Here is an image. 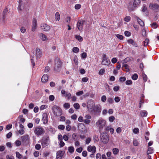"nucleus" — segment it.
<instances>
[{"instance_id": "nucleus-1", "label": "nucleus", "mask_w": 159, "mask_h": 159, "mask_svg": "<svg viewBox=\"0 0 159 159\" xmlns=\"http://www.w3.org/2000/svg\"><path fill=\"white\" fill-rule=\"evenodd\" d=\"M87 107L90 111L94 116H99L101 112V108L98 105L95 106L94 103L92 101L89 102L87 104Z\"/></svg>"}, {"instance_id": "nucleus-2", "label": "nucleus", "mask_w": 159, "mask_h": 159, "mask_svg": "<svg viewBox=\"0 0 159 159\" xmlns=\"http://www.w3.org/2000/svg\"><path fill=\"white\" fill-rule=\"evenodd\" d=\"M62 64V62L60 58L58 57H56L54 60V71L57 72L59 71L61 68Z\"/></svg>"}, {"instance_id": "nucleus-3", "label": "nucleus", "mask_w": 159, "mask_h": 159, "mask_svg": "<svg viewBox=\"0 0 159 159\" xmlns=\"http://www.w3.org/2000/svg\"><path fill=\"white\" fill-rule=\"evenodd\" d=\"M100 134L101 141L104 144L107 143L109 139L107 132L105 131Z\"/></svg>"}, {"instance_id": "nucleus-4", "label": "nucleus", "mask_w": 159, "mask_h": 159, "mask_svg": "<svg viewBox=\"0 0 159 159\" xmlns=\"http://www.w3.org/2000/svg\"><path fill=\"white\" fill-rule=\"evenodd\" d=\"M52 110L54 114L56 116H59L62 114V111L61 108L56 105L52 107Z\"/></svg>"}, {"instance_id": "nucleus-5", "label": "nucleus", "mask_w": 159, "mask_h": 159, "mask_svg": "<svg viewBox=\"0 0 159 159\" xmlns=\"http://www.w3.org/2000/svg\"><path fill=\"white\" fill-rule=\"evenodd\" d=\"M106 121L105 120L100 119L98 120L96 123V125L99 127V131L100 133L102 132V130L105 126Z\"/></svg>"}, {"instance_id": "nucleus-6", "label": "nucleus", "mask_w": 159, "mask_h": 159, "mask_svg": "<svg viewBox=\"0 0 159 159\" xmlns=\"http://www.w3.org/2000/svg\"><path fill=\"white\" fill-rule=\"evenodd\" d=\"M78 127L79 130L80 131L82 134H84L86 133L87 132L86 127L83 124H79Z\"/></svg>"}, {"instance_id": "nucleus-7", "label": "nucleus", "mask_w": 159, "mask_h": 159, "mask_svg": "<svg viewBox=\"0 0 159 159\" xmlns=\"http://www.w3.org/2000/svg\"><path fill=\"white\" fill-rule=\"evenodd\" d=\"M21 139L24 145L27 146L29 144L30 140L28 135L26 134L21 136Z\"/></svg>"}, {"instance_id": "nucleus-8", "label": "nucleus", "mask_w": 159, "mask_h": 159, "mask_svg": "<svg viewBox=\"0 0 159 159\" xmlns=\"http://www.w3.org/2000/svg\"><path fill=\"white\" fill-rule=\"evenodd\" d=\"M34 132L36 134L39 136L45 133V131L43 128L38 127L35 129Z\"/></svg>"}, {"instance_id": "nucleus-9", "label": "nucleus", "mask_w": 159, "mask_h": 159, "mask_svg": "<svg viewBox=\"0 0 159 159\" xmlns=\"http://www.w3.org/2000/svg\"><path fill=\"white\" fill-rule=\"evenodd\" d=\"M149 7L151 9L154 10L156 12L159 11V5L157 4L151 3L149 4Z\"/></svg>"}, {"instance_id": "nucleus-10", "label": "nucleus", "mask_w": 159, "mask_h": 159, "mask_svg": "<svg viewBox=\"0 0 159 159\" xmlns=\"http://www.w3.org/2000/svg\"><path fill=\"white\" fill-rule=\"evenodd\" d=\"M48 140V137H43L42 138L41 141V143L43 147H45L48 145L49 144Z\"/></svg>"}, {"instance_id": "nucleus-11", "label": "nucleus", "mask_w": 159, "mask_h": 159, "mask_svg": "<svg viewBox=\"0 0 159 159\" xmlns=\"http://www.w3.org/2000/svg\"><path fill=\"white\" fill-rule=\"evenodd\" d=\"M84 20H79L77 24V27L78 30L81 31L83 29V26L85 22Z\"/></svg>"}, {"instance_id": "nucleus-12", "label": "nucleus", "mask_w": 159, "mask_h": 159, "mask_svg": "<svg viewBox=\"0 0 159 159\" xmlns=\"http://www.w3.org/2000/svg\"><path fill=\"white\" fill-rule=\"evenodd\" d=\"M65 153V152L64 150H59L57 151L56 153L57 159H61Z\"/></svg>"}, {"instance_id": "nucleus-13", "label": "nucleus", "mask_w": 159, "mask_h": 159, "mask_svg": "<svg viewBox=\"0 0 159 159\" xmlns=\"http://www.w3.org/2000/svg\"><path fill=\"white\" fill-rule=\"evenodd\" d=\"M19 5L17 8L19 11H22L25 8V3L21 0H19Z\"/></svg>"}, {"instance_id": "nucleus-14", "label": "nucleus", "mask_w": 159, "mask_h": 159, "mask_svg": "<svg viewBox=\"0 0 159 159\" xmlns=\"http://www.w3.org/2000/svg\"><path fill=\"white\" fill-rule=\"evenodd\" d=\"M41 28L42 30L45 31H48L50 29V26L46 24H41Z\"/></svg>"}, {"instance_id": "nucleus-15", "label": "nucleus", "mask_w": 159, "mask_h": 159, "mask_svg": "<svg viewBox=\"0 0 159 159\" xmlns=\"http://www.w3.org/2000/svg\"><path fill=\"white\" fill-rule=\"evenodd\" d=\"M37 20L35 18L33 19V26L32 28V31H34L37 28Z\"/></svg>"}, {"instance_id": "nucleus-16", "label": "nucleus", "mask_w": 159, "mask_h": 159, "mask_svg": "<svg viewBox=\"0 0 159 159\" xmlns=\"http://www.w3.org/2000/svg\"><path fill=\"white\" fill-rule=\"evenodd\" d=\"M43 117L42 120H43V123L44 124H46L48 121V114L46 113H44L43 114Z\"/></svg>"}, {"instance_id": "nucleus-17", "label": "nucleus", "mask_w": 159, "mask_h": 159, "mask_svg": "<svg viewBox=\"0 0 159 159\" xmlns=\"http://www.w3.org/2000/svg\"><path fill=\"white\" fill-rule=\"evenodd\" d=\"M87 150L89 152H92L94 153L96 151V148L95 146H89L87 147Z\"/></svg>"}, {"instance_id": "nucleus-18", "label": "nucleus", "mask_w": 159, "mask_h": 159, "mask_svg": "<svg viewBox=\"0 0 159 159\" xmlns=\"http://www.w3.org/2000/svg\"><path fill=\"white\" fill-rule=\"evenodd\" d=\"M48 79V76L47 74H44L42 76L41 78V81L43 83H46L47 82Z\"/></svg>"}, {"instance_id": "nucleus-19", "label": "nucleus", "mask_w": 159, "mask_h": 159, "mask_svg": "<svg viewBox=\"0 0 159 159\" xmlns=\"http://www.w3.org/2000/svg\"><path fill=\"white\" fill-rule=\"evenodd\" d=\"M42 55V52L40 49L38 48L36 49V57L37 58H40Z\"/></svg>"}, {"instance_id": "nucleus-20", "label": "nucleus", "mask_w": 159, "mask_h": 159, "mask_svg": "<svg viewBox=\"0 0 159 159\" xmlns=\"http://www.w3.org/2000/svg\"><path fill=\"white\" fill-rule=\"evenodd\" d=\"M110 63V60L108 58L103 59L102 64L103 65H108Z\"/></svg>"}, {"instance_id": "nucleus-21", "label": "nucleus", "mask_w": 159, "mask_h": 159, "mask_svg": "<svg viewBox=\"0 0 159 159\" xmlns=\"http://www.w3.org/2000/svg\"><path fill=\"white\" fill-rule=\"evenodd\" d=\"M136 18L138 21V23L141 26H144V22L139 17L136 16Z\"/></svg>"}, {"instance_id": "nucleus-22", "label": "nucleus", "mask_w": 159, "mask_h": 159, "mask_svg": "<svg viewBox=\"0 0 159 159\" xmlns=\"http://www.w3.org/2000/svg\"><path fill=\"white\" fill-rule=\"evenodd\" d=\"M140 3V0H134L133 6L134 7H137L139 6Z\"/></svg>"}, {"instance_id": "nucleus-23", "label": "nucleus", "mask_w": 159, "mask_h": 159, "mask_svg": "<svg viewBox=\"0 0 159 159\" xmlns=\"http://www.w3.org/2000/svg\"><path fill=\"white\" fill-rule=\"evenodd\" d=\"M153 152V149L152 147H149L147 151V154L149 155L152 154Z\"/></svg>"}, {"instance_id": "nucleus-24", "label": "nucleus", "mask_w": 159, "mask_h": 159, "mask_svg": "<svg viewBox=\"0 0 159 159\" xmlns=\"http://www.w3.org/2000/svg\"><path fill=\"white\" fill-rule=\"evenodd\" d=\"M8 12V10L7 8H6L4 10L3 13V20H5L6 15L7 14Z\"/></svg>"}, {"instance_id": "nucleus-25", "label": "nucleus", "mask_w": 159, "mask_h": 159, "mask_svg": "<svg viewBox=\"0 0 159 159\" xmlns=\"http://www.w3.org/2000/svg\"><path fill=\"white\" fill-rule=\"evenodd\" d=\"M148 113L146 111H142L140 112L141 116L142 117H146L147 116Z\"/></svg>"}, {"instance_id": "nucleus-26", "label": "nucleus", "mask_w": 159, "mask_h": 159, "mask_svg": "<svg viewBox=\"0 0 159 159\" xmlns=\"http://www.w3.org/2000/svg\"><path fill=\"white\" fill-rule=\"evenodd\" d=\"M39 36H40V38H41V39H42V40L43 41H45L46 40V39L47 38L46 36L45 35L43 34V33H40L39 34Z\"/></svg>"}, {"instance_id": "nucleus-27", "label": "nucleus", "mask_w": 159, "mask_h": 159, "mask_svg": "<svg viewBox=\"0 0 159 159\" xmlns=\"http://www.w3.org/2000/svg\"><path fill=\"white\" fill-rule=\"evenodd\" d=\"M112 152L114 154L116 155L119 152V150L117 148H114L112 149Z\"/></svg>"}, {"instance_id": "nucleus-28", "label": "nucleus", "mask_w": 159, "mask_h": 159, "mask_svg": "<svg viewBox=\"0 0 159 159\" xmlns=\"http://www.w3.org/2000/svg\"><path fill=\"white\" fill-rule=\"evenodd\" d=\"M70 103H66L63 105L64 108L66 109H67L70 107Z\"/></svg>"}, {"instance_id": "nucleus-29", "label": "nucleus", "mask_w": 159, "mask_h": 159, "mask_svg": "<svg viewBox=\"0 0 159 159\" xmlns=\"http://www.w3.org/2000/svg\"><path fill=\"white\" fill-rule=\"evenodd\" d=\"M60 19V15L58 12H56L55 14V19L56 20H59Z\"/></svg>"}, {"instance_id": "nucleus-30", "label": "nucleus", "mask_w": 159, "mask_h": 159, "mask_svg": "<svg viewBox=\"0 0 159 159\" xmlns=\"http://www.w3.org/2000/svg\"><path fill=\"white\" fill-rule=\"evenodd\" d=\"M73 60L75 64L76 65H78V59L76 56H75Z\"/></svg>"}, {"instance_id": "nucleus-31", "label": "nucleus", "mask_w": 159, "mask_h": 159, "mask_svg": "<svg viewBox=\"0 0 159 159\" xmlns=\"http://www.w3.org/2000/svg\"><path fill=\"white\" fill-rule=\"evenodd\" d=\"M69 151L71 153H72L74 151V148L73 147L70 146L68 148Z\"/></svg>"}, {"instance_id": "nucleus-32", "label": "nucleus", "mask_w": 159, "mask_h": 159, "mask_svg": "<svg viewBox=\"0 0 159 159\" xmlns=\"http://www.w3.org/2000/svg\"><path fill=\"white\" fill-rule=\"evenodd\" d=\"M79 48L76 47H74L73 48L72 51H73L75 53H78L79 52Z\"/></svg>"}, {"instance_id": "nucleus-33", "label": "nucleus", "mask_w": 159, "mask_h": 159, "mask_svg": "<svg viewBox=\"0 0 159 159\" xmlns=\"http://www.w3.org/2000/svg\"><path fill=\"white\" fill-rule=\"evenodd\" d=\"M75 38L80 42L83 40V38L80 35H75Z\"/></svg>"}, {"instance_id": "nucleus-34", "label": "nucleus", "mask_w": 159, "mask_h": 159, "mask_svg": "<svg viewBox=\"0 0 159 159\" xmlns=\"http://www.w3.org/2000/svg\"><path fill=\"white\" fill-rule=\"evenodd\" d=\"M149 40L148 39H146L145 40V41L143 42V45L144 46H146L149 43Z\"/></svg>"}, {"instance_id": "nucleus-35", "label": "nucleus", "mask_w": 159, "mask_h": 159, "mask_svg": "<svg viewBox=\"0 0 159 159\" xmlns=\"http://www.w3.org/2000/svg\"><path fill=\"white\" fill-rule=\"evenodd\" d=\"M138 78V75L137 74H134L132 76V78L134 80H136Z\"/></svg>"}, {"instance_id": "nucleus-36", "label": "nucleus", "mask_w": 159, "mask_h": 159, "mask_svg": "<svg viewBox=\"0 0 159 159\" xmlns=\"http://www.w3.org/2000/svg\"><path fill=\"white\" fill-rule=\"evenodd\" d=\"M93 139L95 142H97L98 140L99 139L98 137V136L96 135H94L93 136Z\"/></svg>"}, {"instance_id": "nucleus-37", "label": "nucleus", "mask_w": 159, "mask_h": 159, "mask_svg": "<svg viewBox=\"0 0 159 159\" xmlns=\"http://www.w3.org/2000/svg\"><path fill=\"white\" fill-rule=\"evenodd\" d=\"M74 107L76 109H78L80 107V106L78 103H75L73 105Z\"/></svg>"}, {"instance_id": "nucleus-38", "label": "nucleus", "mask_w": 159, "mask_h": 159, "mask_svg": "<svg viewBox=\"0 0 159 159\" xmlns=\"http://www.w3.org/2000/svg\"><path fill=\"white\" fill-rule=\"evenodd\" d=\"M87 57V54L85 52H83L81 54V57L83 59H85Z\"/></svg>"}, {"instance_id": "nucleus-39", "label": "nucleus", "mask_w": 159, "mask_h": 159, "mask_svg": "<svg viewBox=\"0 0 159 159\" xmlns=\"http://www.w3.org/2000/svg\"><path fill=\"white\" fill-rule=\"evenodd\" d=\"M133 132L135 134H138L139 132V129L138 128H136L133 130Z\"/></svg>"}, {"instance_id": "nucleus-40", "label": "nucleus", "mask_w": 159, "mask_h": 159, "mask_svg": "<svg viewBox=\"0 0 159 159\" xmlns=\"http://www.w3.org/2000/svg\"><path fill=\"white\" fill-rule=\"evenodd\" d=\"M158 26L156 22H153L152 23L151 25V26L153 28H157Z\"/></svg>"}, {"instance_id": "nucleus-41", "label": "nucleus", "mask_w": 159, "mask_h": 159, "mask_svg": "<svg viewBox=\"0 0 159 159\" xmlns=\"http://www.w3.org/2000/svg\"><path fill=\"white\" fill-rule=\"evenodd\" d=\"M126 80V77L124 76L120 77L119 79V80L121 82H124Z\"/></svg>"}, {"instance_id": "nucleus-42", "label": "nucleus", "mask_w": 159, "mask_h": 159, "mask_svg": "<svg viewBox=\"0 0 159 159\" xmlns=\"http://www.w3.org/2000/svg\"><path fill=\"white\" fill-rule=\"evenodd\" d=\"M107 101L110 103H112L114 102L113 99L111 98H108Z\"/></svg>"}, {"instance_id": "nucleus-43", "label": "nucleus", "mask_w": 159, "mask_h": 159, "mask_svg": "<svg viewBox=\"0 0 159 159\" xmlns=\"http://www.w3.org/2000/svg\"><path fill=\"white\" fill-rule=\"evenodd\" d=\"M125 84L127 85H131L132 84V81L131 80H127L125 82Z\"/></svg>"}, {"instance_id": "nucleus-44", "label": "nucleus", "mask_w": 159, "mask_h": 159, "mask_svg": "<svg viewBox=\"0 0 159 159\" xmlns=\"http://www.w3.org/2000/svg\"><path fill=\"white\" fill-rule=\"evenodd\" d=\"M130 17L129 16H126L125 17V18L124 19V20L126 22H129L130 20Z\"/></svg>"}, {"instance_id": "nucleus-45", "label": "nucleus", "mask_w": 159, "mask_h": 159, "mask_svg": "<svg viewBox=\"0 0 159 159\" xmlns=\"http://www.w3.org/2000/svg\"><path fill=\"white\" fill-rule=\"evenodd\" d=\"M114 100L116 102H118L120 101V98L119 97L116 96L115 97Z\"/></svg>"}, {"instance_id": "nucleus-46", "label": "nucleus", "mask_w": 159, "mask_h": 159, "mask_svg": "<svg viewBox=\"0 0 159 159\" xmlns=\"http://www.w3.org/2000/svg\"><path fill=\"white\" fill-rule=\"evenodd\" d=\"M115 119V118L114 116H111L109 118V120L111 122H113Z\"/></svg>"}, {"instance_id": "nucleus-47", "label": "nucleus", "mask_w": 159, "mask_h": 159, "mask_svg": "<svg viewBox=\"0 0 159 159\" xmlns=\"http://www.w3.org/2000/svg\"><path fill=\"white\" fill-rule=\"evenodd\" d=\"M133 145L135 146H138L139 145V143L136 139H134L133 141Z\"/></svg>"}, {"instance_id": "nucleus-48", "label": "nucleus", "mask_w": 159, "mask_h": 159, "mask_svg": "<svg viewBox=\"0 0 159 159\" xmlns=\"http://www.w3.org/2000/svg\"><path fill=\"white\" fill-rule=\"evenodd\" d=\"M15 144L17 146H19L21 145V141L19 140H16L15 142Z\"/></svg>"}, {"instance_id": "nucleus-49", "label": "nucleus", "mask_w": 159, "mask_h": 159, "mask_svg": "<svg viewBox=\"0 0 159 159\" xmlns=\"http://www.w3.org/2000/svg\"><path fill=\"white\" fill-rule=\"evenodd\" d=\"M96 157L97 159H101L102 156L101 154L98 153L96 154Z\"/></svg>"}, {"instance_id": "nucleus-50", "label": "nucleus", "mask_w": 159, "mask_h": 159, "mask_svg": "<svg viewBox=\"0 0 159 159\" xmlns=\"http://www.w3.org/2000/svg\"><path fill=\"white\" fill-rule=\"evenodd\" d=\"M41 148V145L40 144H37L35 146V148L38 150H39Z\"/></svg>"}, {"instance_id": "nucleus-51", "label": "nucleus", "mask_w": 159, "mask_h": 159, "mask_svg": "<svg viewBox=\"0 0 159 159\" xmlns=\"http://www.w3.org/2000/svg\"><path fill=\"white\" fill-rule=\"evenodd\" d=\"M65 126L63 125H60L58 126V129L61 130H64L65 129Z\"/></svg>"}, {"instance_id": "nucleus-52", "label": "nucleus", "mask_w": 159, "mask_h": 159, "mask_svg": "<svg viewBox=\"0 0 159 159\" xmlns=\"http://www.w3.org/2000/svg\"><path fill=\"white\" fill-rule=\"evenodd\" d=\"M16 157L19 159H20L21 157V155L18 152H16Z\"/></svg>"}, {"instance_id": "nucleus-53", "label": "nucleus", "mask_w": 159, "mask_h": 159, "mask_svg": "<svg viewBox=\"0 0 159 159\" xmlns=\"http://www.w3.org/2000/svg\"><path fill=\"white\" fill-rule=\"evenodd\" d=\"M105 72V70L104 69H101L99 72V74L100 75H102Z\"/></svg>"}, {"instance_id": "nucleus-54", "label": "nucleus", "mask_w": 159, "mask_h": 159, "mask_svg": "<svg viewBox=\"0 0 159 159\" xmlns=\"http://www.w3.org/2000/svg\"><path fill=\"white\" fill-rule=\"evenodd\" d=\"M54 96L53 95H50L49 97V100L51 101H53L54 100Z\"/></svg>"}, {"instance_id": "nucleus-55", "label": "nucleus", "mask_w": 159, "mask_h": 159, "mask_svg": "<svg viewBox=\"0 0 159 159\" xmlns=\"http://www.w3.org/2000/svg\"><path fill=\"white\" fill-rule=\"evenodd\" d=\"M106 97L105 95H103L101 97V101L103 102H105L106 100Z\"/></svg>"}, {"instance_id": "nucleus-56", "label": "nucleus", "mask_w": 159, "mask_h": 159, "mask_svg": "<svg viewBox=\"0 0 159 159\" xmlns=\"http://www.w3.org/2000/svg\"><path fill=\"white\" fill-rule=\"evenodd\" d=\"M125 35L127 37H129L131 35V33L128 31H125Z\"/></svg>"}, {"instance_id": "nucleus-57", "label": "nucleus", "mask_w": 159, "mask_h": 159, "mask_svg": "<svg viewBox=\"0 0 159 159\" xmlns=\"http://www.w3.org/2000/svg\"><path fill=\"white\" fill-rule=\"evenodd\" d=\"M119 89L120 87L119 86H115L113 88V90L115 92L118 91L119 90Z\"/></svg>"}, {"instance_id": "nucleus-58", "label": "nucleus", "mask_w": 159, "mask_h": 159, "mask_svg": "<svg viewBox=\"0 0 159 159\" xmlns=\"http://www.w3.org/2000/svg\"><path fill=\"white\" fill-rule=\"evenodd\" d=\"M147 9V8L146 7V6L144 4L143 5V6L142 8V11L143 12H145V11Z\"/></svg>"}, {"instance_id": "nucleus-59", "label": "nucleus", "mask_w": 159, "mask_h": 159, "mask_svg": "<svg viewBox=\"0 0 159 159\" xmlns=\"http://www.w3.org/2000/svg\"><path fill=\"white\" fill-rule=\"evenodd\" d=\"M143 80H144V81L146 82L147 80V75L145 74H143Z\"/></svg>"}, {"instance_id": "nucleus-60", "label": "nucleus", "mask_w": 159, "mask_h": 159, "mask_svg": "<svg viewBox=\"0 0 159 159\" xmlns=\"http://www.w3.org/2000/svg\"><path fill=\"white\" fill-rule=\"evenodd\" d=\"M12 135V133L11 132H9L6 135V137L7 138L9 139L10 138Z\"/></svg>"}, {"instance_id": "nucleus-61", "label": "nucleus", "mask_w": 159, "mask_h": 159, "mask_svg": "<svg viewBox=\"0 0 159 159\" xmlns=\"http://www.w3.org/2000/svg\"><path fill=\"white\" fill-rule=\"evenodd\" d=\"M146 31L145 29L142 30V34L143 37H145L146 36Z\"/></svg>"}, {"instance_id": "nucleus-62", "label": "nucleus", "mask_w": 159, "mask_h": 159, "mask_svg": "<svg viewBox=\"0 0 159 159\" xmlns=\"http://www.w3.org/2000/svg\"><path fill=\"white\" fill-rule=\"evenodd\" d=\"M60 143H59V145L60 147H63L64 145H65V143H64L62 141V140H60Z\"/></svg>"}, {"instance_id": "nucleus-63", "label": "nucleus", "mask_w": 159, "mask_h": 159, "mask_svg": "<svg viewBox=\"0 0 159 159\" xmlns=\"http://www.w3.org/2000/svg\"><path fill=\"white\" fill-rule=\"evenodd\" d=\"M39 152L38 151H35L34 153V155L35 157H37L39 156Z\"/></svg>"}, {"instance_id": "nucleus-64", "label": "nucleus", "mask_w": 159, "mask_h": 159, "mask_svg": "<svg viewBox=\"0 0 159 159\" xmlns=\"http://www.w3.org/2000/svg\"><path fill=\"white\" fill-rule=\"evenodd\" d=\"M12 127V125L11 124L8 125H7L6 129L7 130H9Z\"/></svg>"}]
</instances>
